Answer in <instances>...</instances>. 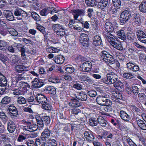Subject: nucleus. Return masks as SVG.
I'll return each mask as SVG.
<instances>
[{"mask_svg": "<svg viewBox=\"0 0 146 146\" xmlns=\"http://www.w3.org/2000/svg\"><path fill=\"white\" fill-rule=\"evenodd\" d=\"M112 94H113V96L117 99L123 100L121 94L118 92H117L114 91H113Z\"/></svg>", "mask_w": 146, "mask_h": 146, "instance_id": "nucleus-45", "label": "nucleus"}, {"mask_svg": "<svg viewBox=\"0 0 146 146\" xmlns=\"http://www.w3.org/2000/svg\"><path fill=\"white\" fill-rule=\"evenodd\" d=\"M140 11L143 13L146 12V1H143L139 7Z\"/></svg>", "mask_w": 146, "mask_h": 146, "instance_id": "nucleus-34", "label": "nucleus"}, {"mask_svg": "<svg viewBox=\"0 0 146 146\" xmlns=\"http://www.w3.org/2000/svg\"><path fill=\"white\" fill-rule=\"evenodd\" d=\"M3 15L6 19L9 21L15 20L12 12L9 10H5L3 11Z\"/></svg>", "mask_w": 146, "mask_h": 146, "instance_id": "nucleus-12", "label": "nucleus"}, {"mask_svg": "<svg viewBox=\"0 0 146 146\" xmlns=\"http://www.w3.org/2000/svg\"><path fill=\"white\" fill-rule=\"evenodd\" d=\"M27 139V134L24 133H21L19 136L17 141L18 142H21Z\"/></svg>", "mask_w": 146, "mask_h": 146, "instance_id": "nucleus-42", "label": "nucleus"}, {"mask_svg": "<svg viewBox=\"0 0 146 146\" xmlns=\"http://www.w3.org/2000/svg\"><path fill=\"white\" fill-rule=\"evenodd\" d=\"M26 67L23 65H18L16 66V71L19 73H21L23 72H24V71Z\"/></svg>", "mask_w": 146, "mask_h": 146, "instance_id": "nucleus-35", "label": "nucleus"}, {"mask_svg": "<svg viewBox=\"0 0 146 146\" xmlns=\"http://www.w3.org/2000/svg\"><path fill=\"white\" fill-rule=\"evenodd\" d=\"M85 13V11L83 9H77L73 11V14L74 18L76 20L78 16H84Z\"/></svg>", "mask_w": 146, "mask_h": 146, "instance_id": "nucleus-16", "label": "nucleus"}, {"mask_svg": "<svg viewBox=\"0 0 146 146\" xmlns=\"http://www.w3.org/2000/svg\"><path fill=\"white\" fill-rule=\"evenodd\" d=\"M64 57L62 55L55 56L54 58V61L58 64H62L64 61Z\"/></svg>", "mask_w": 146, "mask_h": 146, "instance_id": "nucleus-23", "label": "nucleus"}, {"mask_svg": "<svg viewBox=\"0 0 146 146\" xmlns=\"http://www.w3.org/2000/svg\"><path fill=\"white\" fill-rule=\"evenodd\" d=\"M24 123L25 124L27 125V128L25 127H26V126H25V129L27 131H30L29 130L32 129L33 130V129H32V128H33V127H32L33 125L31 124V123L30 121H27L24 122Z\"/></svg>", "mask_w": 146, "mask_h": 146, "instance_id": "nucleus-56", "label": "nucleus"}, {"mask_svg": "<svg viewBox=\"0 0 146 146\" xmlns=\"http://www.w3.org/2000/svg\"><path fill=\"white\" fill-rule=\"evenodd\" d=\"M17 83H18V82H17V81H16L15 80L13 79L11 82L8 83V86H10V89L13 91L16 92V90H15L16 89L14 88L16 86H17Z\"/></svg>", "mask_w": 146, "mask_h": 146, "instance_id": "nucleus-27", "label": "nucleus"}, {"mask_svg": "<svg viewBox=\"0 0 146 146\" xmlns=\"http://www.w3.org/2000/svg\"><path fill=\"white\" fill-rule=\"evenodd\" d=\"M93 40V44L96 46H98L102 44L101 38L99 36H95Z\"/></svg>", "mask_w": 146, "mask_h": 146, "instance_id": "nucleus-22", "label": "nucleus"}, {"mask_svg": "<svg viewBox=\"0 0 146 146\" xmlns=\"http://www.w3.org/2000/svg\"><path fill=\"white\" fill-rule=\"evenodd\" d=\"M119 115L121 118L124 121L129 122L130 120V116L124 111H121L120 112Z\"/></svg>", "mask_w": 146, "mask_h": 146, "instance_id": "nucleus-20", "label": "nucleus"}, {"mask_svg": "<svg viewBox=\"0 0 146 146\" xmlns=\"http://www.w3.org/2000/svg\"><path fill=\"white\" fill-rule=\"evenodd\" d=\"M47 98L42 94H37V102L42 104L44 103L47 102Z\"/></svg>", "mask_w": 146, "mask_h": 146, "instance_id": "nucleus-17", "label": "nucleus"}, {"mask_svg": "<svg viewBox=\"0 0 146 146\" xmlns=\"http://www.w3.org/2000/svg\"><path fill=\"white\" fill-rule=\"evenodd\" d=\"M9 43L4 40H0V50H5L7 48Z\"/></svg>", "mask_w": 146, "mask_h": 146, "instance_id": "nucleus-29", "label": "nucleus"}, {"mask_svg": "<svg viewBox=\"0 0 146 146\" xmlns=\"http://www.w3.org/2000/svg\"><path fill=\"white\" fill-rule=\"evenodd\" d=\"M132 20L136 24H138L141 23L140 18V15L139 14L137 13V12L131 16Z\"/></svg>", "mask_w": 146, "mask_h": 146, "instance_id": "nucleus-24", "label": "nucleus"}, {"mask_svg": "<svg viewBox=\"0 0 146 146\" xmlns=\"http://www.w3.org/2000/svg\"><path fill=\"white\" fill-rule=\"evenodd\" d=\"M42 108L46 110H50L52 108L51 105L49 104H45L42 105Z\"/></svg>", "mask_w": 146, "mask_h": 146, "instance_id": "nucleus-52", "label": "nucleus"}, {"mask_svg": "<svg viewBox=\"0 0 146 146\" xmlns=\"http://www.w3.org/2000/svg\"><path fill=\"white\" fill-rule=\"evenodd\" d=\"M111 105H106L105 107H104V110L108 112L111 113L113 111V110L112 108V107L111 106Z\"/></svg>", "mask_w": 146, "mask_h": 146, "instance_id": "nucleus-55", "label": "nucleus"}, {"mask_svg": "<svg viewBox=\"0 0 146 146\" xmlns=\"http://www.w3.org/2000/svg\"><path fill=\"white\" fill-rule=\"evenodd\" d=\"M84 134L88 141L89 142L93 141L94 137L93 134L90 131H86Z\"/></svg>", "mask_w": 146, "mask_h": 146, "instance_id": "nucleus-19", "label": "nucleus"}, {"mask_svg": "<svg viewBox=\"0 0 146 146\" xmlns=\"http://www.w3.org/2000/svg\"><path fill=\"white\" fill-rule=\"evenodd\" d=\"M45 89L46 91H48L49 93L52 94H55L56 93V89L52 86H47L45 88Z\"/></svg>", "mask_w": 146, "mask_h": 146, "instance_id": "nucleus-31", "label": "nucleus"}, {"mask_svg": "<svg viewBox=\"0 0 146 146\" xmlns=\"http://www.w3.org/2000/svg\"><path fill=\"white\" fill-rule=\"evenodd\" d=\"M42 116L40 114H37V129H38L39 130L42 129L43 127V121H44L45 122L49 123L50 121V119L49 117L48 116H45L42 119Z\"/></svg>", "mask_w": 146, "mask_h": 146, "instance_id": "nucleus-2", "label": "nucleus"}, {"mask_svg": "<svg viewBox=\"0 0 146 146\" xmlns=\"http://www.w3.org/2000/svg\"><path fill=\"white\" fill-rule=\"evenodd\" d=\"M16 126L14 122L10 120L7 123V129L11 133H13L16 129Z\"/></svg>", "mask_w": 146, "mask_h": 146, "instance_id": "nucleus-14", "label": "nucleus"}, {"mask_svg": "<svg viewBox=\"0 0 146 146\" xmlns=\"http://www.w3.org/2000/svg\"><path fill=\"white\" fill-rule=\"evenodd\" d=\"M32 94L31 95L28 94V95H29V96L26 99L27 102H28L30 104H33V103L35 100L34 96H32Z\"/></svg>", "mask_w": 146, "mask_h": 146, "instance_id": "nucleus-54", "label": "nucleus"}, {"mask_svg": "<svg viewBox=\"0 0 146 146\" xmlns=\"http://www.w3.org/2000/svg\"><path fill=\"white\" fill-rule=\"evenodd\" d=\"M79 40L83 46H88L89 44V38L87 35L85 34H81L80 35Z\"/></svg>", "mask_w": 146, "mask_h": 146, "instance_id": "nucleus-8", "label": "nucleus"}, {"mask_svg": "<svg viewBox=\"0 0 146 146\" xmlns=\"http://www.w3.org/2000/svg\"><path fill=\"white\" fill-rule=\"evenodd\" d=\"M97 103L102 106H105L106 105H111V101L108 99L106 97L100 96L98 97L96 99Z\"/></svg>", "mask_w": 146, "mask_h": 146, "instance_id": "nucleus-5", "label": "nucleus"}, {"mask_svg": "<svg viewBox=\"0 0 146 146\" xmlns=\"http://www.w3.org/2000/svg\"><path fill=\"white\" fill-rule=\"evenodd\" d=\"M85 2L89 6H95L97 4V2L95 0H85Z\"/></svg>", "mask_w": 146, "mask_h": 146, "instance_id": "nucleus-39", "label": "nucleus"}, {"mask_svg": "<svg viewBox=\"0 0 146 146\" xmlns=\"http://www.w3.org/2000/svg\"><path fill=\"white\" fill-rule=\"evenodd\" d=\"M37 29L44 34L45 32V28L42 26L37 23Z\"/></svg>", "mask_w": 146, "mask_h": 146, "instance_id": "nucleus-60", "label": "nucleus"}, {"mask_svg": "<svg viewBox=\"0 0 146 146\" xmlns=\"http://www.w3.org/2000/svg\"><path fill=\"white\" fill-rule=\"evenodd\" d=\"M0 60L5 63L8 60V57L6 55H4L0 52Z\"/></svg>", "mask_w": 146, "mask_h": 146, "instance_id": "nucleus-57", "label": "nucleus"}, {"mask_svg": "<svg viewBox=\"0 0 146 146\" xmlns=\"http://www.w3.org/2000/svg\"><path fill=\"white\" fill-rule=\"evenodd\" d=\"M123 76L124 78L129 79L133 78L134 77V75L130 72L124 73L123 74Z\"/></svg>", "mask_w": 146, "mask_h": 146, "instance_id": "nucleus-51", "label": "nucleus"}, {"mask_svg": "<svg viewBox=\"0 0 146 146\" xmlns=\"http://www.w3.org/2000/svg\"><path fill=\"white\" fill-rule=\"evenodd\" d=\"M55 33L58 35L63 36L65 34V31L64 28L60 29L55 31Z\"/></svg>", "mask_w": 146, "mask_h": 146, "instance_id": "nucleus-50", "label": "nucleus"}, {"mask_svg": "<svg viewBox=\"0 0 146 146\" xmlns=\"http://www.w3.org/2000/svg\"><path fill=\"white\" fill-rule=\"evenodd\" d=\"M138 96L139 100H146V95L143 93H139L138 94Z\"/></svg>", "mask_w": 146, "mask_h": 146, "instance_id": "nucleus-63", "label": "nucleus"}, {"mask_svg": "<svg viewBox=\"0 0 146 146\" xmlns=\"http://www.w3.org/2000/svg\"><path fill=\"white\" fill-rule=\"evenodd\" d=\"M118 80L117 75L113 72L107 74L106 77L102 78L101 82L107 84H113Z\"/></svg>", "mask_w": 146, "mask_h": 146, "instance_id": "nucleus-1", "label": "nucleus"}, {"mask_svg": "<svg viewBox=\"0 0 146 146\" xmlns=\"http://www.w3.org/2000/svg\"><path fill=\"white\" fill-rule=\"evenodd\" d=\"M50 7H47L42 10L40 12V15L42 16H45L49 13H50Z\"/></svg>", "mask_w": 146, "mask_h": 146, "instance_id": "nucleus-36", "label": "nucleus"}, {"mask_svg": "<svg viewBox=\"0 0 146 146\" xmlns=\"http://www.w3.org/2000/svg\"><path fill=\"white\" fill-rule=\"evenodd\" d=\"M111 45L114 48L120 51H122L124 50L122 46V44L120 42H118L117 41L112 42Z\"/></svg>", "mask_w": 146, "mask_h": 146, "instance_id": "nucleus-18", "label": "nucleus"}, {"mask_svg": "<svg viewBox=\"0 0 146 146\" xmlns=\"http://www.w3.org/2000/svg\"><path fill=\"white\" fill-rule=\"evenodd\" d=\"M17 101L18 103L20 104H25L27 102L26 99L22 96L19 97Z\"/></svg>", "mask_w": 146, "mask_h": 146, "instance_id": "nucleus-48", "label": "nucleus"}, {"mask_svg": "<svg viewBox=\"0 0 146 146\" xmlns=\"http://www.w3.org/2000/svg\"><path fill=\"white\" fill-rule=\"evenodd\" d=\"M13 12L14 15L17 17L15 18L17 20H22L23 18L26 17V14L25 13L24 14V11L21 8H17L15 9Z\"/></svg>", "mask_w": 146, "mask_h": 146, "instance_id": "nucleus-3", "label": "nucleus"}, {"mask_svg": "<svg viewBox=\"0 0 146 146\" xmlns=\"http://www.w3.org/2000/svg\"><path fill=\"white\" fill-rule=\"evenodd\" d=\"M76 98L81 101H85L87 99V96L83 93H80L76 96Z\"/></svg>", "mask_w": 146, "mask_h": 146, "instance_id": "nucleus-32", "label": "nucleus"}, {"mask_svg": "<svg viewBox=\"0 0 146 146\" xmlns=\"http://www.w3.org/2000/svg\"><path fill=\"white\" fill-rule=\"evenodd\" d=\"M127 10L123 11L120 15L119 19L120 22L122 23H125L127 21L131 16Z\"/></svg>", "mask_w": 146, "mask_h": 146, "instance_id": "nucleus-4", "label": "nucleus"}, {"mask_svg": "<svg viewBox=\"0 0 146 146\" xmlns=\"http://www.w3.org/2000/svg\"><path fill=\"white\" fill-rule=\"evenodd\" d=\"M89 124L92 126H96L98 124V121L96 118L93 117L90 118L89 120Z\"/></svg>", "mask_w": 146, "mask_h": 146, "instance_id": "nucleus-40", "label": "nucleus"}, {"mask_svg": "<svg viewBox=\"0 0 146 146\" xmlns=\"http://www.w3.org/2000/svg\"><path fill=\"white\" fill-rule=\"evenodd\" d=\"M80 68L83 71L88 72L92 68V64L89 61L85 62L80 66Z\"/></svg>", "mask_w": 146, "mask_h": 146, "instance_id": "nucleus-11", "label": "nucleus"}, {"mask_svg": "<svg viewBox=\"0 0 146 146\" xmlns=\"http://www.w3.org/2000/svg\"><path fill=\"white\" fill-rule=\"evenodd\" d=\"M117 37L118 38L123 40H124L126 39V35L123 30H119L117 32Z\"/></svg>", "mask_w": 146, "mask_h": 146, "instance_id": "nucleus-28", "label": "nucleus"}, {"mask_svg": "<svg viewBox=\"0 0 146 146\" xmlns=\"http://www.w3.org/2000/svg\"><path fill=\"white\" fill-rule=\"evenodd\" d=\"M112 3L113 5L117 9H119L121 5L120 0H112Z\"/></svg>", "mask_w": 146, "mask_h": 146, "instance_id": "nucleus-44", "label": "nucleus"}, {"mask_svg": "<svg viewBox=\"0 0 146 146\" xmlns=\"http://www.w3.org/2000/svg\"><path fill=\"white\" fill-rule=\"evenodd\" d=\"M36 78H35L34 80L31 82V88H30V90L36 91Z\"/></svg>", "mask_w": 146, "mask_h": 146, "instance_id": "nucleus-47", "label": "nucleus"}, {"mask_svg": "<svg viewBox=\"0 0 146 146\" xmlns=\"http://www.w3.org/2000/svg\"><path fill=\"white\" fill-rule=\"evenodd\" d=\"M133 92L135 95H137L139 92V88L137 86H132Z\"/></svg>", "mask_w": 146, "mask_h": 146, "instance_id": "nucleus-64", "label": "nucleus"}, {"mask_svg": "<svg viewBox=\"0 0 146 146\" xmlns=\"http://www.w3.org/2000/svg\"><path fill=\"white\" fill-rule=\"evenodd\" d=\"M105 30L106 31L112 32L114 30V28L113 25L110 22H106L105 25Z\"/></svg>", "mask_w": 146, "mask_h": 146, "instance_id": "nucleus-26", "label": "nucleus"}, {"mask_svg": "<svg viewBox=\"0 0 146 146\" xmlns=\"http://www.w3.org/2000/svg\"><path fill=\"white\" fill-rule=\"evenodd\" d=\"M135 37V35L133 33H129L127 34V38L130 40H133Z\"/></svg>", "mask_w": 146, "mask_h": 146, "instance_id": "nucleus-62", "label": "nucleus"}, {"mask_svg": "<svg viewBox=\"0 0 146 146\" xmlns=\"http://www.w3.org/2000/svg\"><path fill=\"white\" fill-rule=\"evenodd\" d=\"M16 92H14V94L16 95L22 94L27 95L32 94V90H30V88L27 87H25L22 88H18V90H16Z\"/></svg>", "mask_w": 146, "mask_h": 146, "instance_id": "nucleus-6", "label": "nucleus"}, {"mask_svg": "<svg viewBox=\"0 0 146 146\" xmlns=\"http://www.w3.org/2000/svg\"><path fill=\"white\" fill-rule=\"evenodd\" d=\"M0 86H1L2 88L6 87L7 85V82L5 76H3V77H2V79L0 80Z\"/></svg>", "mask_w": 146, "mask_h": 146, "instance_id": "nucleus-43", "label": "nucleus"}, {"mask_svg": "<svg viewBox=\"0 0 146 146\" xmlns=\"http://www.w3.org/2000/svg\"><path fill=\"white\" fill-rule=\"evenodd\" d=\"M104 118L102 117H99L97 119V121L100 125L103 127H105L106 125V121L105 120Z\"/></svg>", "mask_w": 146, "mask_h": 146, "instance_id": "nucleus-38", "label": "nucleus"}, {"mask_svg": "<svg viewBox=\"0 0 146 146\" xmlns=\"http://www.w3.org/2000/svg\"><path fill=\"white\" fill-rule=\"evenodd\" d=\"M0 118L4 124H5L8 119V117L5 113L3 112H0Z\"/></svg>", "mask_w": 146, "mask_h": 146, "instance_id": "nucleus-37", "label": "nucleus"}, {"mask_svg": "<svg viewBox=\"0 0 146 146\" xmlns=\"http://www.w3.org/2000/svg\"><path fill=\"white\" fill-rule=\"evenodd\" d=\"M8 32L13 36H17L18 35V32L15 29L13 28L8 29Z\"/></svg>", "mask_w": 146, "mask_h": 146, "instance_id": "nucleus-46", "label": "nucleus"}, {"mask_svg": "<svg viewBox=\"0 0 146 146\" xmlns=\"http://www.w3.org/2000/svg\"><path fill=\"white\" fill-rule=\"evenodd\" d=\"M137 123L139 127L142 129L146 130V124L144 121L141 119L136 120Z\"/></svg>", "mask_w": 146, "mask_h": 146, "instance_id": "nucleus-30", "label": "nucleus"}, {"mask_svg": "<svg viewBox=\"0 0 146 146\" xmlns=\"http://www.w3.org/2000/svg\"><path fill=\"white\" fill-rule=\"evenodd\" d=\"M17 47L18 48L20 52H21V57L22 59L25 60H27L26 55L25 54L26 52V47L21 44L17 45Z\"/></svg>", "mask_w": 146, "mask_h": 146, "instance_id": "nucleus-15", "label": "nucleus"}, {"mask_svg": "<svg viewBox=\"0 0 146 146\" xmlns=\"http://www.w3.org/2000/svg\"><path fill=\"white\" fill-rule=\"evenodd\" d=\"M17 84V86L19 87L18 88H22L25 87L29 88L30 87V86L27 83L22 81H18Z\"/></svg>", "mask_w": 146, "mask_h": 146, "instance_id": "nucleus-33", "label": "nucleus"}, {"mask_svg": "<svg viewBox=\"0 0 146 146\" xmlns=\"http://www.w3.org/2000/svg\"><path fill=\"white\" fill-rule=\"evenodd\" d=\"M68 104L70 107L77 108L82 106V104L76 98H70Z\"/></svg>", "mask_w": 146, "mask_h": 146, "instance_id": "nucleus-9", "label": "nucleus"}, {"mask_svg": "<svg viewBox=\"0 0 146 146\" xmlns=\"http://www.w3.org/2000/svg\"><path fill=\"white\" fill-rule=\"evenodd\" d=\"M48 80L49 82L54 83H58L60 82V80L58 79L55 76H51L49 78Z\"/></svg>", "mask_w": 146, "mask_h": 146, "instance_id": "nucleus-49", "label": "nucleus"}, {"mask_svg": "<svg viewBox=\"0 0 146 146\" xmlns=\"http://www.w3.org/2000/svg\"><path fill=\"white\" fill-rule=\"evenodd\" d=\"M110 3V0H101L98 3L97 7L98 8L103 10L105 7H109Z\"/></svg>", "mask_w": 146, "mask_h": 146, "instance_id": "nucleus-13", "label": "nucleus"}, {"mask_svg": "<svg viewBox=\"0 0 146 146\" xmlns=\"http://www.w3.org/2000/svg\"><path fill=\"white\" fill-rule=\"evenodd\" d=\"M88 94L90 96L92 97H95L97 95L96 92L94 90L88 91Z\"/></svg>", "mask_w": 146, "mask_h": 146, "instance_id": "nucleus-59", "label": "nucleus"}, {"mask_svg": "<svg viewBox=\"0 0 146 146\" xmlns=\"http://www.w3.org/2000/svg\"><path fill=\"white\" fill-rule=\"evenodd\" d=\"M50 131L49 129H45L41 134L42 139L46 140V139L48 138L50 136Z\"/></svg>", "mask_w": 146, "mask_h": 146, "instance_id": "nucleus-25", "label": "nucleus"}, {"mask_svg": "<svg viewBox=\"0 0 146 146\" xmlns=\"http://www.w3.org/2000/svg\"><path fill=\"white\" fill-rule=\"evenodd\" d=\"M113 85L114 86L120 91H122L124 90V85L122 82L118 79Z\"/></svg>", "mask_w": 146, "mask_h": 146, "instance_id": "nucleus-21", "label": "nucleus"}, {"mask_svg": "<svg viewBox=\"0 0 146 146\" xmlns=\"http://www.w3.org/2000/svg\"><path fill=\"white\" fill-rule=\"evenodd\" d=\"M109 54L108 52L106 51H102L100 56L102 59L104 60L106 58L109 56Z\"/></svg>", "mask_w": 146, "mask_h": 146, "instance_id": "nucleus-58", "label": "nucleus"}, {"mask_svg": "<svg viewBox=\"0 0 146 146\" xmlns=\"http://www.w3.org/2000/svg\"><path fill=\"white\" fill-rule=\"evenodd\" d=\"M76 60L77 62H83L87 60L86 58L81 56H78L77 57Z\"/></svg>", "mask_w": 146, "mask_h": 146, "instance_id": "nucleus-61", "label": "nucleus"}, {"mask_svg": "<svg viewBox=\"0 0 146 146\" xmlns=\"http://www.w3.org/2000/svg\"><path fill=\"white\" fill-rule=\"evenodd\" d=\"M52 29L54 31H56L60 29L63 28L61 25L59 24H55L53 25L52 26Z\"/></svg>", "mask_w": 146, "mask_h": 146, "instance_id": "nucleus-53", "label": "nucleus"}, {"mask_svg": "<svg viewBox=\"0 0 146 146\" xmlns=\"http://www.w3.org/2000/svg\"><path fill=\"white\" fill-rule=\"evenodd\" d=\"M11 101V99L10 97L7 96H5L2 99L0 105L1 107L8 108V107L9 106L8 105V104H9Z\"/></svg>", "mask_w": 146, "mask_h": 146, "instance_id": "nucleus-10", "label": "nucleus"}, {"mask_svg": "<svg viewBox=\"0 0 146 146\" xmlns=\"http://www.w3.org/2000/svg\"><path fill=\"white\" fill-rule=\"evenodd\" d=\"M1 142L2 145H4L5 142H8L9 138L7 136L6 134H2L1 135Z\"/></svg>", "mask_w": 146, "mask_h": 146, "instance_id": "nucleus-41", "label": "nucleus"}, {"mask_svg": "<svg viewBox=\"0 0 146 146\" xmlns=\"http://www.w3.org/2000/svg\"><path fill=\"white\" fill-rule=\"evenodd\" d=\"M7 110L11 117L12 118L17 116L18 111L17 108L14 104H11L8 107Z\"/></svg>", "mask_w": 146, "mask_h": 146, "instance_id": "nucleus-7", "label": "nucleus"}]
</instances>
